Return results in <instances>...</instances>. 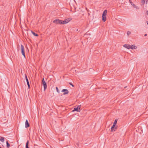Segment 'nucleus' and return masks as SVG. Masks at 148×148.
<instances>
[{"label":"nucleus","instance_id":"nucleus-1","mask_svg":"<svg viewBox=\"0 0 148 148\" xmlns=\"http://www.w3.org/2000/svg\"><path fill=\"white\" fill-rule=\"evenodd\" d=\"M107 10H104L103 12L102 15V20L103 21L105 22L106 20V15Z\"/></svg>","mask_w":148,"mask_h":148},{"label":"nucleus","instance_id":"nucleus-2","mask_svg":"<svg viewBox=\"0 0 148 148\" xmlns=\"http://www.w3.org/2000/svg\"><path fill=\"white\" fill-rule=\"evenodd\" d=\"M53 22L56 24H62V21L56 19L53 21Z\"/></svg>","mask_w":148,"mask_h":148},{"label":"nucleus","instance_id":"nucleus-3","mask_svg":"<svg viewBox=\"0 0 148 148\" xmlns=\"http://www.w3.org/2000/svg\"><path fill=\"white\" fill-rule=\"evenodd\" d=\"M21 52L22 53V54L24 56V57L25 58V51L24 49V47L23 45H21Z\"/></svg>","mask_w":148,"mask_h":148},{"label":"nucleus","instance_id":"nucleus-4","mask_svg":"<svg viewBox=\"0 0 148 148\" xmlns=\"http://www.w3.org/2000/svg\"><path fill=\"white\" fill-rule=\"evenodd\" d=\"M81 105L78 106L77 107H75L73 110L72 112L76 111L77 112H80V111Z\"/></svg>","mask_w":148,"mask_h":148},{"label":"nucleus","instance_id":"nucleus-5","mask_svg":"<svg viewBox=\"0 0 148 148\" xmlns=\"http://www.w3.org/2000/svg\"><path fill=\"white\" fill-rule=\"evenodd\" d=\"M71 20V18H68L66 19L64 21H62V24H66L68 23Z\"/></svg>","mask_w":148,"mask_h":148},{"label":"nucleus","instance_id":"nucleus-6","mask_svg":"<svg viewBox=\"0 0 148 148\" xmlns=\"http://www.w3.org/2000/svg\"><path fill=\"white\" fill-rule=\"evenodd\" d=\"M42 82L44 86V90H45L47 88V85L46 83L44 80V78H43L42 80Z\"/></svg>","mask_w":148,"mask_h":148},{"label":"nucleus","instance_id":"nucleus-7","mask_svg":"<svg viewBox=\"0 0 148 148\" xmlns=\"http://www.w3.org/2000/svg\"><path fill=\"white\" fill-rule=\"evenodd\" d=\"M62 92H64V95L67 94L69 93V91L67 89H63L62 90Z\"/></svg>","mask_w":148,"mask_h":148},{"label":"nucleus","instance_id":"nucleus-8","mask_svg":"<svg viewBox=\"0 0 148 148\" xmlns=\"http://www.w3.org/2000/svg\"><path fill=\"white\" fill-rule=\"evenodd\" d=\"M25 78L26 80L27 85L28 86V88L29 89L30 88V85L27 75L26 74L25 75Z\"/></svg>","mask_w":148,"mask_h":148},{"label":"nucleus","instance_id":"nucleus-9","mask_svg":"<svg viewBox=\"0 0 148 148\" xmlns=\"http://www.w3.org/2000/svg\"><path fill=\"white\" fill-rule=\"evenodd\" d=\"M115 125H113L112 126V127H111V132H114L115 131V130L116 129V127H115Z\"/></svg>","mask_w":148,"mask_h":148},{"label":"nucleus","instance_id":"nucleus-10","mask_svg":"<svg viewBox=\"0 0 148 148\" xmlns=\"http://www.w3.org/2000/svg\"><path fill=\"white\" fill-rule=\"evenodd\" d=\"M29 123L28 121L27 120H26L25 122V127L26 128L29 127Z\"/></svg>","mask_w":148,"mask_h":148},{"label":"nucleus","instance_id":"nucleus-11","mask_svg":"<svg viewBox=\"0 0 148 148\" xmlns=\"http://www.w3.org/2000/svg\"><path fill=\"white\" fill-rule=\"evenodd\" d=\"M123 47L127 49H130V45L125 44L124 45Z\"/></svg>","mask_w":148,"mask_h":148},{"label":"nucleus","instance_id":"nucleus-12","mask_svg":"<svg viewBox=\"0 0 148 148\" xmlns=\"http://www.w3.org/2000/svg\"><path fill=\"white\" fill-rule=\"evenodd\" d=\"M129 2L131 3V5H132L134 8H136L137 9V8L138 7L137 6H136L135 4H134L132 1L131 0H129Z\"/></svg>","mask_w":148,"mask_h":148},{"label":"nucleus","instance_id":"nucleus-13","mask_svg":"<svg viewBox=\"0 0 148 148\" xmlns=\"http://www.w3.org/2000/svg\"><path fill=\"white\" fill-rule=\"evenodd\" d=\"M136 47L134 45H130V49H136Z\"/></svg>","mask_w":148,"mask_h":148},{"label":"nucleus","instance_id":"nucleus-14","mask_svg":"<svg viewBox=\"0 0 148 148\" xmlns=\"http://www.w3.org/2000/svg\"><path fill=\"white\" fill-rule=\"evenodd\" d=\"M0 141L3 142L4 141V138L1 136L0 137Z\"/></svg>","mask_w":148,"mask_h":148},{"label":"nucleus","instance_id":"nucleus-15","mask_svg":"<svg viewBox=\"0 0 148 148\" xmlns=\"http://www.w3.org/2000/svg\"><path fill=\"white\" fill-rule=\"evenodd\" d=\"M31 32H32V34H33L34 36H38V35L37 34H36V33H35V32H33V31H31Z\"/></svg>","mask_w":148,"mask_h":148},{"label":"nucleus","instance_id":"nucleus-16","mask_svg":"<svg viewBox=\"0 0 148 148\" xmlns=\"http://www.w3.org/2000/svg\"><path fill=\"white\" fill-rule=\"evenodd\" d=\"M6 144H7V147L8 148H9L10 146V144L8 143V141L6 142Z\"/></svg>","mask_w":148,"mask_h":148},{"label":"nucleus","instance_id":"nucleus-17","mask_svg":"<svg viewBox=\"0 0 148 148\" xmlns=\"http://www.w3.org/2000/svg\"><path fill=\"white\" fill-rule=\"evenodd\" d=\"M117 119H115L114 121V122L113 123V125H115L116 126V123H117Z\"/></svg>","mask_w":148,"mask_h":148},{"label":"nucleus","instance_id":"nucleus-18","mask_svg":"<svg viewBox=\"0 0 148 148\" xmlns=\"http://www.w3.org/2000/svg\"><path fill=\"white\" fill-rule=\"evenodd\" d=\"M56 90L57 92H58V93H59L60 92H59V90H58V89L57 87H56Z\"/></svg>","mask_w":148,"mask_h":148},{"label":"nucleus","instance_id":"nucleus-19","mask_svg":"<svg viewBox=\"0 0 148 148\" xmlns=\"http://www.w3.org/2000/svg\"><path fill=\"white\" fill-rule=\"evenodd\" d=\"M145 0H142L141 1V3L143 4H144L145 3Z\"/></svg>","mask_w":148,"mask_h":148},{"label":"nucleus","instance_id":"nucleus-20","mask_svg":"<svg viewBox=\"0 0 148 148\" xmlns=\"http://www.w3.org/2000/svg\"><path fill=\"white\" fill-rule=\"evenodd\" d=\"M69 84L70 85H71L73 87H74V86L73 84L71 83H69Z\"/></svg>","mask_w":148,"mask_h":148},{"label":"nucleus","instance_id":"nucleus-21","mask_svg":"<svg viewBox=\"0 0 148 148\" xmlns=\"http://www.w3.org/2000/svg\"><path fill=\"white\" fill-rule=\"evenodd\" d=\"M130 33H131L129 31H128L127 33V34L128 35H129V34H130Z\"/></svg>","mask_w":148,"mask_h":148},{"label":"nucleus","instance_id":"nucleus-22","mask_svg":"<svg viewBox=\"0 0 148 148\" xmlns=\"http://www.w3.org/2000/svg\"><path fill=\"white\" fill-rule=\"evenodd\" d=\"M147 14L148 15V11H147L146 12Z\"/></svg>","mask_w":148,"mask_h":148},{"label":"nucleus","instance_id":"nucleus-23","mask_svg":"<svg viewBox=\"0 0 148 148\" xmlns=\"http://www.w3.org/2000/svg\"><path fill=\"white\" fill-rule=\"evenodd\" d=\"M147 36V34H145L144 35V36Z\"/></svg>","mask_w":148,"mask_h":148},{"label":"nucleus","instance_id":"nucleus-24","mask_svg":"<svg viewBox=\"0 0 148 148\" xmlns=\"http://www.w3.org/2000/svg\"><path fill=\"white\" fill-rule=\"evenodd\" d=\"M147 24L148 25V21H147Z\"/></svg>","mask_w":148,"mask_h":148},{"label":"nucleus","instance_id":"nucleus-25","mask_svg":"<svg viewBox=\"0 0 148 148\" xmlns=\"http://www.w3.org/2000/svg\"><path fill=\"white\" fill-rule=\"evenodd\" d=\"M126 86L125 87V88H126Z\"/></svg>","mask_w":148,"mask_h":148},{"label":"nucleus","instance_id":"nucleus-26","mask_svg":"<svg viewBox=\"0 0 148 148\" xmlns=\"http://www.w3.org/2000/svg\"><path fill=\"white\" fill-rule=\"evenodd\" d=\"M0 148H1V147H0Z\"/></svg>","mask_w":148,"mask_h":148}]
</instances>
